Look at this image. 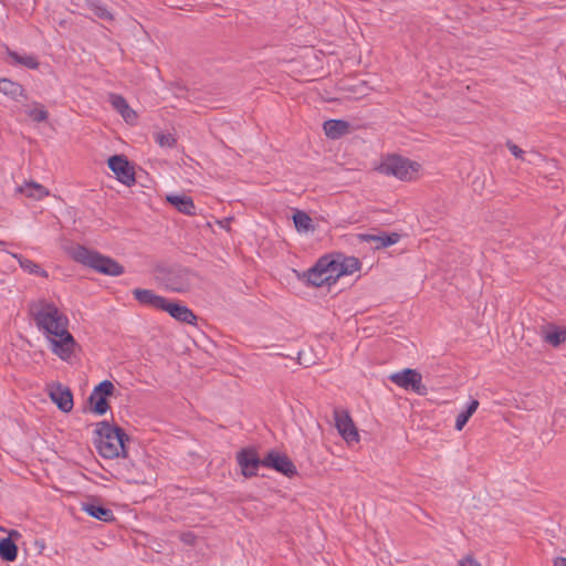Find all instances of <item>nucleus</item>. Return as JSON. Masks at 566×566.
<instances>
[{
    "label": "nucleus",
    "instance_id": "obj_1",
    "mask_svg": "<svg viewBox=\"0 0 566 566\" xmlns=\"http://www.w3.org/2000/svg\"><path fill=\"white\" fill-rule=\"evenodd\" d=\"M30 314L51 353L63 361H70L77 344L69 331V317L54 303L45 300L32 303Z\"/></svg>",
    "mask_w": 566,
    "mask_h": 566
},
{
    "label": "nucleus",
    "instance_id": "obj_2",
    "mask_svg": "<svg viewBox=\"0 0 566 566\" xmlns=\"http://www.w3.org/2000/svg\"><path fill=\"white\" fill-rule=\"evenodd\" d=\"M359 270L360 261L357 258L342 253H329L321 256L305 272L304 277L308 285L331 289L342 277L353 275Z\"/></svg>",
    "mask_w": 566,
    "mask_h": 566
},
{
    "label": "nucleus",
    "instance_id": "obj_3",
    "mask_svg": "<svg viewBox=\"0 0 566 566\" xmlns=\"http://www.w3.org/2000/svg\"><path fill=\"white\" fill-rule=\"evenodd\" d=\"M128 440L125 431L107 421L96 423L94 430V444L104 459L125 458L127 450L125 442Z\"/></svg>",
    "mask_w": 566,
    "mask_h": 566
},
{
    "label": "nucleus",
    "instance_id": "obj_4",
    "mask_svg": "<svg viewBox=\"0 0 566 566\" xmlns=\"http://www.w3.org/2000/svg\"><path fill=\"white\" fill-rule=\"evenodd\" d=\"M380 175L394 177L400 181H417L422 176V165L407 157L388 154L382 156L375 167Z\"/></svg>",
    "mask_w": 566,
    "mask_h": 566
},
{
    "label": "nucleus",
    "instance_id": "obj_5",
    "mask_svg": "<svg viewBox=\"0 0 566 566\" xmlns=\"http://www.w3.org/2000/svg\"><path fill=\"white\" fill-rule=\"evenodd\" d=\"M73 259L104 275L119 276L124 273V266L117 261L84 247L73 250Z\"/></svg>",
    "mask_w": 566,
    "mask_h": 566
},
{
    "label": "nucleus",
    "instance_id": "obj_6",
    "mask_svg": "<svg viewBox=\"0 0 566 566\" xmlns=\"http://www.w3.org/2000/svg\"><path fill=\"white\" fill-rule=\"evenodd\" d=\"M114 390L115 386L109 380H103L95 386L88 397L90 411L97 416L105 415L109 409L107 399L113 395Z\"/></svg>",
    "mask_w": 566,
    "mask_h": 566
},
{
    "label": "nucleus",
    "instance_id": "obj_7",
    "mask_svg": "<svg viewBox=\"0 0 566 566\" xmlns=\"http://www.w3.org/2000/svg\"><path fill=\"white\" fill-rule=\"evenodd\" d=\"M389 379L392 384L405 390H411L421 396L427 394V387L422 382V376L416 369H402L391 374Z\"/></svg>",
    "mask_w": 566,
    "mask_h": 566
},
{
    "label": "nucleus",
    "instance_id": "obj_8",
    "mask_svg": "<svg viewBox=\"0 0 566 566\" xmlns=\"http://www.w3.org/2000/svg\"><path fill=\"white\" fill-rule=\"evenodd\" d=\"M107 166L115 175V178L123 185L130 187L135 185V168L124 155H114L107 159Z\"/></svg>",
    "mask_w": 566,
    "mask_h": 566
},
{
    "label": "nucleus",
    "instance_id": "obj_9",
    "mask_svg": "<svg viewBox=\"0 0 566 566\" xmlns=\"http://www.w3.org/2000/svg\"><path fill=\"white\" fill-rule=\"evenodd\" d=\"M45 391L62 412L67 413L73 409V395L66 386L53 381L46 385Z\"/></svg>",
    "mask_w": 566,
    "mask_h": 566
},
{
    "label": "nucleus",
    "instance_id": "obj_10",
    "mask_svg": "<svg viewBox=\"0 0 566 566\" xmlns=\"http://www.w3.org/2000/svg\"><path fill=\"white\" fill-rule=\"evenodd\" d=\"M237 462L243 476L252 478L256 475L259 468L262 465L258 452L253 448H245L237 453Z\"/></svg>",
    "mask_w": 566,
    "mask_h": 566
},
{
    "label": "nucleus",
    "instance_id": "obj_11",
    "mask_svg": "<svg viewBox=\"0 0 566 566\" xmlns=\"http://www.w3.org/2000/svg\"><path fill=\"white\" fill-rule=\"evenodd\" d=\"M334 419L338 433L348 444L359 442L358 430L347 411H335Z\"/></svg>",
    "mask_w": 566,
    "mask_h": 566
},
{
    "label": "nucleus",
    "instance_id": "obj_12",
    "mask_svg": "<svg viewBox=\"0 0 566 566\" xmlns=\"http://www.w3.org/2000/svg\"><path fill=\"white\" fill-rule=\"evenodd\" d=\"M112 107L122 116L124 122L130 126L138 123V113L129 106L127 101L119 94L111 93L107 97Z\"/></svg>",
    "mask_w": 566,
    "mask_h": 566
},
{
    "label": "nucleus",
    "instance_id": "obj_13",
    "mask_svg": "<svg viewBox=\"0 0 566 566\" xmlns=\"http://www.w3.org/2000/svg\"><path fill=\"white\" fill-rule=\"evenodd\" d=\"M262 465L266 468H271L281 472L285 475H292L295 473V465L292 461L284 454L279 452H270L263 460Z\"/></svg>",
    "mask_w": 566,
    "mask_h": 566
},
{
    "label": "nucleus",
    "instance_id": "obj_14",
    "mask_svg": "<svg viewBox=\"0 0 566 566\" xmlns=\"http://www.w3.org/2000/svg\"><path fill=\"white\" fill-rule=\"evenodd\" d=\"M161 311L167 312L171 317H174L175 319H177L179 322L191 324V325L196 324L197 316L193 314V312L189 307H187L180 303H175V302L167 300L166 305H164Z\"/></svg>",
    "mask_w": 566,
    "mask_h": 566
},
{
    "label": "nucleus",
    "instance_id": "obj_15",
    "mask_svg": "<svg viewBox=\"0 0 566 566\" xmlns=\"http://www.w3.org/2000/svg\"><path fill=\"white\" fill-rule=\"evenodd\" d=\"M133 294L142 305L160 311L163 310L164 305H166L167 298L154 293L150 290L135 289Z\"/></svg>",
    "mask_w": 566,
    "mask_h": 566
},
{
    "label": "nucleus",
    "instance_id": "obj_16",
    "mask_svg": "<svg viewBox=\"0 0 566 566\" xmlns=\"http://www.w3.org/2000/svg\"><path fill=\"white\" fill-rule=\"evenodd\" d=\"M17 192L32 200H42L50 195L49 189L35 181L23 182L17 188Z\"/></svg>",
    "mask_w": 566,
    "mask_h": 566
},
{
    "label": "nucleus",
    "instance_id": "obj_17",
    "mask_svg": "<svg viewBox=\"0 0 566 566\" xmlns=\"http://www.w3.org/2000/svg\"><path fill=\"white\" fill-rule=\"evenodd\" d=\"M81 510L85 512L87 515L103 522H113L115 521L114 513L95 502H84L81 504Z\"/></svg>",
    "mask_w": 566,
    "mask_h": 566
},
{
    "label": "nucleus",
    "instance_id": "obj_18",
    "mask_svg": "<svg viewBox=\"0 0 566 566\" xmlns=\"http://www.w3.org/2000/svg\"><path fill=\"white\" fill-rule=\"evenodd\" d=\"M166 200L172 205L179 212L187 216L196 214V206L193 200L186 195H168Z\"/></svg>",
    "mask_w": 566,
    "mask_h": 566
},
{
    "label": "nucleus",
    "instance_id": "obj_19",
    "mask_svg": "<svg viewBox=\"0 0 566 566\" xmlns=\"http://www.w3.org/2000/svg\"><path fill=\"white\" fill-rule=\"evenodd\" d=\"M12 255V258H14L20 268L28 274H31V275H36V276H40V277H43V279H46L49 276L48 272L42 269V266L36 263L35 261L22 255V254H19V253H10Z\"/></svg>",
    "mask_w": 566,
    "mask_h": 566
},
{
    "label": "nucleus",
    "instance_id": "obj_20",
    "mask_svg": "<svg viewBox=\"0 0 566 566\" xmlns=\"http://www.w3.org/2000/svg\"><path fill=\"white\" fill-rule=\"evenodd\" d=\"M0 93L13 101L25 96L23 86L10 78H0Z\"/></svg>",
    "mask_w": 566,
    "mask_h": 566
},
{
    "label": "nucleus",
    "instance_id": "obj_21",
    "mask_svg": "<svg viewBox=\"0 0 566 566\" xmlns=\"http://www.w3.org/2000/svg\"><path fill=\"white\" fill-rule=\"evenodd\" d=\"M9 62L11 64L21 65L29 70H38L40 62L34 54L8 52Z\"/></svg>",
    "mask_w": 566,
    "mask_h": 566
},
{
    "label": "nucleus",
    "instance_id": "obj_22",
    "mask_svg": "<svg viewBox=\"0 0 566 566\" xmlns=\"http://www.w3.org/2000/svg\"><path fill=\"white\" fill-rule=\"evenodd\" d=\"M543 338L553 347H558L566 342V327L549 325L543 331Z\"/></svg>",
    "mask_w": 566,
    "mask_h": 566
},
{
    "label": "nucleus",
    "instance_id": "obj_23",
    "mask_svg": "<svg viewBox=\"0 0 566 566\" xmlns=\"http://www.w3.org/2000/svg\"><path fill=\"white\" fill-rule=\"evenodd\" d=\"M323 129L327 137L336 139L349 132V124L340 119H329L324 123Z\"/></svg>",
    "mask_w": 566,
    "mask_h": 566
},
{
    "label": "nucleus",
    "instance_id": "obj_24",
    "mask_svg": "<svg viewBox=\"0 0 566 566\" xmlns=\"http://www.w3.org/2000/svg\"><path fill=\"white\" fill-rule=\"evenodd\" d=\"M25 114L34 123H43L49 118V113L43 104L32 102L25 106Z\"/></svg>",
    "mask_w": 566,
    "mask_h": 566
},
{
    "label": "nucleus",
    "instance_id": "obj_25",
    "mask_svg": "<svg viewBox=\"0 0 566 566\" xmlns=\"http://www.w3.org/2000/svg\"><path fill=\"white\" fill-rule=\"evenodd\" d=\"M0 557L4 562H14L18 557V546L11 538L0 539Z\"/></svg>",
    "mask_w": 566,
    "mask_h": 566
},
{
    "label": "nucleus",
    "instance_id": "obj_26",
    "mask_svg": "<svg viewBox=\"0 0 566 566\" xmlns=\"http://www.w3.org/2000/svg\"><path fill=\"white\" fill-rule=\"evenodd\" d=\"M479 406H480L479 401L476 399H473L470 401L467 409L457 416L455 423H454V429L457 431H461L465 427L469 419L478 410Z\"/></svg>",
    "mask_w": 566,
    "mask_h": 566
},
{
    "label": "nucleus",
    "instance_id": "obj_27",
    "mask_svg": "<svg viewBox=\"0 0 566 566\" xmlns=\"http://www.w3.org/2000/svg\"><path fill=\"white\" fill-rule=\"evenodd\" d=\"M293 221L300 233H307L314 230L312 218L303 211H297L293 216Z\"/></svg>",
    "mask_w": 566,
    "mask_h": 566
},
{
    "label": "nucleus",
    "instance_id": "obj_28",
    "mask_svg": "<svg viewBox=\"0 0 566 566\" xmlns=\"http://www.w3.org/2000/svg\"><path fill=\"white\" fill-rule=\"evenodd\" d=\"M367 240L375 242L377 249L387 248L399 242L400 234L392 232L390 234L382 235H367Z\"/></svg>",
    "mask_w": 566,
    "mask_h": 566
},
{
    "label": "nucleus",
    "instance_id": "obj_29",
    "mask_svg": "<svg viewBox=\"0 0 566 566\" xmlns=\"http://www.w3.org/2000/svg\"><path fill=\"white\" fill-rule=\"evenodd\" d=\"M90 9L99 19L108 21L113 20V14L111 11L101 3H91Z\"/></svg>",
    "mask_w": 566,
    "mask_h": 566
},
{
    "label": "nucleus",
    "instance_id": "obj_30",
    "mask_svg": "<svg viewBox=\"0 0 566 566\" xmlns=\"http://www.w3.org/2000/svg\"><path fill=\"white\" fill-rule=\"evenodd\" d=\"M155 139L161 147H172L176 143V139L169 133H157Z\"/></svg>",
    "mask_w": 566,
    "mask_h": 566
},
{
    "label": "nucleus",
    "instance_id": "obj_31",
    "mask_svg": "<svg viewBox=\"0 0 566 566\" xmlns=\"http://www.w3.org/2000/svg\"><path fill=\"white\" fill-rule=\"evenodd\" d=\"M458 566H482L473 555H465L459 562Z\"/></svg>",
    "mask_w": 566,
    "mask_h": 566
},
{
    "label": "nucleus",
    "instance_id": "obj_32",
    "mask_svg": "<svg viewBox=\"0 0 566 566\" xmlns=\"http://www.w3.org/2000/svg\"><path fill=\"white\" fill-rule=\"evenodd\" d=\"M506 146H507L509 150L511 151V154H512L515 158L524 160V154H525V151H524L522 148H520L517 145H515V144H513V143H511V142H509V143L506 144Z\"/></svg>",
    "mask_w": 566,
    "mask_h": 566
},
{
    "label": "nucleus",
    "instance_id": "obj_33",
    "mask_svg": "<svg viewBox=\"0 0 566 566\" xmlns=\"http://www.w3.org/2000/svg\"><path fill=\"white\" fill-rule=\"evenodd\" d=\"M20 537H21V534L17 530L8 531V537L7 538H11L12 542H15V541L20 539Z\"/></svg>",
    "mask_w": 566,
    "mask_h": 566
},
{
    "label": "nucleus",
    "instance_id": "obj_34",
    "mask_svg": "<svg viewBox=\"0 0 566 566\" xmlns=\"http://www.w3.org/2000/svg\"><path fill=\"white\" fill-rule=\"evenodd\" d=\"M218 226L227 231H230V219L219 220Z\"/></svg>",
    "mask_w": 566,
    "mask_h": 566
},
{
    "label": "nucleus",
    "instance_id": "obj_35",
    "mask_svg": "<svg viewBox=\"0 0 566 566\" xmlns=\"http://www.w3.org/2000/svg\"><path fill=\"white\" fill-rule=\"evenodd\" d=\"M554 566H566V558L558 557L554 560Z\"/></svg>",
    "mask_w": 566,
    "mask_h": 566
},
{
    "label": "nucleus",
    "instance_id": "obj_36",
    "mask_svg": "<svg viewBox=\"0 0 566 566\" xmlns=\"http://www.w3.org/2000/svg\"><path fill=\"white\" fill-rule=\"evenodd\" d=\"M0 531H1V532H6V530H4L3 527H1V526H0Z\"/></svg>",
    "mask_w": 566,
    "mask_h": 566
}]
</instances>
